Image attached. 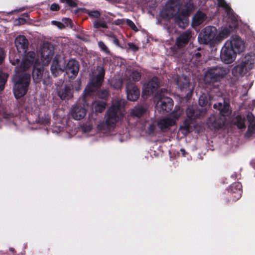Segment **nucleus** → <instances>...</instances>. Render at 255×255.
I'll use <instances>...</instances> for the list:
<instances>
[{"mask_svg": "<svg viewBox=\"0 0 255 255\" xmlns=\"http://www.w3.org/2000/svg\"><path fill=\"white\" fill-rule=\"evenodd\" d=\"M15 45L19 53H23L22 60L20 62L17 58L12 60L10 57V61L13 65H16V72L20 69L28 70L32 67L35 58V53L33 51L26 52L28 46V41L24 35H20L15 39Z\"/></svg>", "mask_w": 255, "mask_h": 255, "instance_id": "f257e3e1", "label": "nucleus"}, {"mask_svg": "<svg viewBox=\"0 0 255 255\" xmlns=\"http://www.w3.org/2000/svg\"><path fill=\"white\" fill-rule=\"evenodd\" d=\"M124 104L125 101L122 99H117L113 101L112 106L107 112L106 122L98 126V129L101 133L107 135L108 132L112 130L123 115L121 108Z\"/></svg>", "mask_w": 255, "mask_h": 255, "instance_id": "f03ea898", "label": "nucleus"}, {"mask_svg": "<svg viewBox=\"0 0 255 255\" xmlns=\"http://www.w3.org/2000/svg\"><path fill=\"white\" fill-rule=\"evenodd\" d=\"M180 0H169L166 5L165 9L162 11L168 18L175 17L176 22L179 27L184 28L188 23V16L194 6L190 4L185 10L181 11L179 9Z\"/></svg>", "mask_w": 255, "mask_h": 255, "instance_id": "7ed1b4c3", "label": "nucleus"}, {"mask_svg": "<svg viewBox=\"0 0 255 255\" xmlns=\"http://www.w3.org/2000/svg\"><path fill=\"white\" fill-rule=\"evenodd\" d=\"M51 70L52 74L57 76L59 72L64 71L70 77H73L77 74L79 71V65L78 62L73 59L70 60L66 64L65 60L60 57H56L53 60Z\"/></svg>", "mask_w": 255, "mask_h": 255, "instance_id": "20e7f679", "label": "nucleus"}, {"mask_svg": "<svg viewBox=\"0 0 255 255\" xmlns=\"http://www.w3.org/2000/svg\"><path fill=\"white\" fill-rule=\"evenodd\" d=\"M221 92H219L216 96L210 95L209 98V102L205 95H201L199 99V104L202 108H198L196 106L189 107L186 111L188 117L194 120L203 117L206 114V109L203 107L209 106L212 101L219 100L221 98Z\"/></svg>", "mask_w": 255, "mask_h": 255, "instance_id": "39448f33", "label": "nucleus"}, {"mask_svg": "<svg viewBox=\"0 0 255 255\" xmlns=\"http://www.w3.org/2000/svg\"><path fill=\"white\" fill-rule=\"evenodd\" d=\"M126 77L124 78V80L127 82V98L131 101H136L139 96L140 92L139 89L133 84V83L140 79V74L136 71L131 72L128 70L126 72Z\"/></svg>", "mask_w": 255, "mask_h": 255, "instance_id": "423d86ee", "label": "nucleus"}, {"mask_svg": "<svg viewBox=\"0 0 255 255\" xmlns=\"http://www.w3.org/2000/svg\"><path fill=\"white\" fill-rule=\"evenodd\" d=\"M104 75L105 71L102 66H98L92 71L90 82L83 93L84 98L86 96L90 95L101 86L104 80Z\"/></svg>", "mask_w": 255, "mask_h": 255, "instance_id": "0eeeda50", "label": "nucleus"}, {"mask_svg": "<svg viewBox=\"0 0 255 255\" xmlns=\"http://www.w3.org/2000/svg\"><path fill=\"white\" fill-rule=\"evenodd\" d=\"M26 70L20 69L18 72L15 71L16 75L14 78L15 83L13 87V93L17 99L23 96L27 90V87L30 81V75L27 73H24L22 75L20 74L21 72Z\"/></svg>", "mask_w": 255, "mask_h": 255, "instance_id": "6e6552de", "label": "nucleus"}, {"mask_svg": "<svg viewBox=\"0 0 255 255\" xmlns=\"http://www.w3.org/2000/svg\"><path fill=\"white\" fill-rule=\"evenodd\" d=\"M255 64V54L252 52L246 55L241 63L232 70V73L236 77L242 76L252 69Z\"/></svg>", "mask_w": 255, "mask_h": 255, "instance_id": "1a4fd4ad", "label": "nucleus"}, {"mask_svg": "<svg viewBox=\"0 0 255 255\" xmlns=\"http://www.w3.org/2000/svg\"><path fill=\"white\" fill-rule=\"evenodd\" d=\"M229 72V69L221 66L213 67L206 72L204 80L206 83H214L220 81Z\"/></svg>", "mask_w": 255, "mask_h": 255, "instance_id": "9d476101", "label": "nucleus"}, {"mask_svg": "<svg viewBox=\"0 0 255 255\" xmlns=\"http://www.w3.org/2000/svg\"><path fill=\"white\" fill-rule=\"evenodd\" d=\"M183 113V110L179 107L176 106L175 110L170 115L165 118L161 119L158 122V126L164 130L173 126Z\"/></svg>", "mask_w": 255, "mask_h": 255, "instance_id": "9b49d317", "label": "nucleus"}, {"mask_svg": "<svg viewBox=\"0 0 255 255\" xmlns=\"http://www.w3.org/2000/svg\"><path fill=\"white\" fill-rule=\"evenodd\" d=\"M198 40L201 44H213L218 42L217 28L209 26L204 28L198 35Z\"/></svg>", "mask_w": 255, "mask_h": 255, "instance_id": "f8f14e48", "label": "nucleus"}, {"mask_svg": "<svg viewBox=\"0 0 255 255\" xmlns=\"http://www.w3.org/2000/svg\"><path fill=\"white\" fill-rule=\"evenodd\" d=\"M157 101L156 104L155 109L159 113H164L169 112L173 106V100L164 95H157L155 97Z\"/></svg>", "mask_w": 255, "mask_h": 255, "instance_id": "ddd939ff", "label": "nucleus"}, {"mask_svg": "<svg viewBox=\"0 0 255 255\" xmlns=\"http://www.w3.org/2000/svg\"><path fill=\"white\" fill-rule=\"evenodd\" d=\"M229 43H225L220 54L221 60L226 64H230L235 60L237 53L229 46Z\"/></svg>", "mask_w": 255, "mask_h": 255, "instance_id": "4468645a", "label": "nucleus"}, {"mask_svg": "<svg viewBox=\"0 0 255 255\" xmlns=\"http://www.w3.org/2000/svg\"><path fill=\"white\" fill-rule=\"evenodd\" d=\"M226 43L237 54L243 52L245 50V44L243 40L238 35H233L228 40Z\"/></svg>", "mask_w": 255, "mask_h": 255, "instance_id": "2eb2a0df", "label": "nucleus"}, {"mask_svg": "<svg viewBox=\"0 0 255 255\" xmlns=\"http://www.w3.org/2000/svg\"><path fill=\"white\" fill-rule=\"evenodd\" d=\"M158 87V80L153 78L147 84L144 85L142 93V97L146 99L149 95L156 91Z\"/></svg>", "mask_w": 255, "mask_h": 255, "instance_id": "dca6fc26", "label": "nucleus"}, {"mask_svg": "<svg viewBox=\"0 0 255 255\" xmlns=\"http://www.w3.org/2000/svg\"><path fill=\"white\" fill-rule=\"evenodd\" d=\"M40 52L43 62L47 64L54 54V47L49 43H44L41 47Z\"/></svg>", "mask_w": 255, "mask_h": 255, "instance_id": "f3484780", "label": "nucleus"}, {"mask_svg": "<svg viewBox=\"0 0 255 255\" xmlns=\"http://www.w3.org/2000/svg\"><path fill=\"white\" fill-rule=\"evenodd\" d=\"M87 113L85 108L81 105H76L71 110L72 118L76 120H80L83 119Z\"/></svg>", "mask_w": 255, "mask_h": 255, "instance_id": "a211bd4d", "label": "nucleus"}, {"mask_svg": "<svg viewBox=\"0 0 255 255\" xmlns=\"http://www.w3.org/2000/svg\"><path fill=\"white\" fill-rule=\"evenodd\" d=\"M176 84L181 90H185L188 93H191L193 88H190L188 78L184 75L178 77L176 81Z\"/></svg>", "mask_w": 255, "mask_h": 255, "instance_id": "6ab92c4d", "label": "nucleus"}, {"mask_svg": "<svg viewBox=\"0 0 255 255\" xmlns=\"http://www.w3.org/2000/svg\"><path fill=\"white\" fill-rule=\"evenodd\" d=\"M223 120L219 115H212L208 119L207 125L211 129L220 128L223 125Z\"/></svg>", "mask_w": 255, "mask_h": 255, "instance_id": "aec40b11", "label": "nucleus"}, {"mask_svg": "<svg viewBox=\"0 0 255 255\" xmlns=\"http://www.w3.org/2000/svg\"><path fill=\"white\" fill-rule=\"evenodd\" d=\"M191 33L190 31L187 30L183 33L176 39V45L179 48L184 46L189 42L191 38Z\"/></svg>", "mask_w": 255, "mask_h": 255, "instance_id": "412c9836", "label": "nucleus"}, {"mask_svg": "<svg viewBox=\"0 0 255 255\" xmlns=\"http://www.w3.org/2000/svg\"><path fill=\"white\" fill-rule=\"evenodd\" d=\"M223 105L222 102H219L218 104H214V108L220 111L221 114L223 116L229 115L231 113L229 104L223 100Z\"/></svg>", "mask_w": 255, "mask_h": 255, "instance_id": "4be33fe9", "label": "nucleus"}, {"mask_svg": "<svg viewBox=\"0 0 255 255\" xmlns=\"http://www.w3.org/2000/svg\"><path fill=\"white\" fill-rule=\"evenodd\" d=\"M207 18L206 14L200 11H198L192 18V24L194 26H198L202 24Z\"/></svg>", "mask_w": 255, "mask_h": 255, "instance_id": "5701e85b", "label": "nucleus"}, {"mask_svg": "<svg viewBox=\"0 0 255 255\" xmlns=\"http://www.w3.org/2000/svg\"><path fill=\"white\" fill-rule=\"evenodd\" d=\"M58 96L63 100L69 99L73 96L72 89L68 86L62 88L58 93Z\"/></svg>", "mask_w": 255, "mask_h": 255, "instance_id": "b1692460", "label": "nucleus"}, {"mask_svg": "<svg viewBox=\"0 0 255 255\" xmlns=\"http://www.w3.org/2000/svg\"><path fill=\"white\" fill-rule=\"evenodd\" d=\"M249 122L248 132L247 134H252L255 132V117L252 113H249L247 115Z\"/></svg>", "mask_w": 255, "mask_h": 255, "instance_id": "393cba45", "label": "nucleus"}, {"mask_svg": "<svg viewBox=\"0 0 255 255\" xmlns=\"http://www.w3.org/2000/svg\"><path fill=\"white\" fill-rule=\"evenodd\" d=\"M218 2V5L223 7L227 12L228 16L232 19H234L235 17L233 14L232 10L227 4L224 0H217Z\"/></svg>", "mask_w": 255, "mask_h": 255, "instance_id": "a878e982", "label": "nucleus"}, {"mask_svg": "<svg viewBox=\"0 0 255 255\" xmlns=\"http://www.w3.org/2000/svg\"><path fill=\"white\" fill-rule=\"evenodd\" d=\"M230 32V29L227 27L222 29L219 32L217 30L218 42H220L223 39L226 38L229 35Z\"/></svg>", "mask_w": 255, "mask_h": 255, "instance_id": "bb28decb", "label": "nucleus"}, {"mask_svg": "<svg viewBox=\"0 0 255 255\" xmlns=\"http://www.w3.org/2000/svg\"><path fill=\"white\" fill-rule=\"evenodd\" d=\"M146 107L145 106H138L135 107L131 111V114L137 117H140L146 111Z\"/></svg>", "mask_w": 255, "mask_h": 255, "instance_id": "cd10ccee", "label": "nucleus"}, {"mask_svg": "<svg viewBox=\"0 0 255 255\" xmlns=\"http://www.w3.org/2000/svg\"><path fill=\"white\" fill-rule=\"evenodd\" d=\"M96 112H102L105 108V103L103 102H95L92 105Z\"/></svg>", "mask_w": 255, "mask_h": 255, "instance_id": "c85d7f7f", "label": "nucleus"}, {"mask_svg": "<svg viewBox=\"0 0 255 255\" xmlns=\"http://www.w3.org/2000/svg\"><path fill=\"white\" fill-rule=\"evenodd\" d=\"M7 77L8 75L6 73H2L0 71V91L3 89Z\"/></svg>", "mask_w": 255, "mask_h": 255, "instance_id": "c756f323", "label": "nucleus"}, {"mask_svg": "<svg viewBox=\"0 0 255 255\" xmlns=\"http://www.w3.org/2000/svg\"><path fill=\"white\" fill-rule=\"evenodd\" d=\"M82 130L84 133H90V135H93L94 132L92 127L90 125H84L82 127Z\"/></svg>", "mask_w": 255, "mask_h": 255, "instance_id": "7c9ffc66", "label": "nucleus"}, {"mask_svg": "<svg viewBox=\"0 0 255 255\" xmlns=\"http://www.w3.org/2000/svg\"><path fill=\"white\" fill-rule=\"evenodd\" d=\"M236 124L239 128H245V120L241 116H238L236 117Z\"/></svg>", "mask_w": 255, "mask_h": 255, "instance_id": "2f4dec72", "label": "nucleus"}, {"mask_svg": "<svg viewBox=\"0 0 255 255\" xmlns=\"http://www.w3.org/2000/svg\"><path fill=\"white\" fill-rule=\"evenodd\" d=\"M111 85L115 89H120L122 86V81L121 80H117L114 79L112 80Z\"/></svg>", "mask_w": 255, "mask_h": 255, "instance_id": "473e14b6", "label": "nucleus"}, {"mask_svg": "<svg viewBox=\"0 0 255 255\" xmlns=\"http://www.w3.org/2000/svg\"><path fill=\"white\" fill-rule=\"evenodd\" d=\"M62 22L64 28L69 26L72 27V21L70 19L67 18H64L62 19Z\"/></svg>", "mask_w": 255, "mask_h": 255, "instance_id": "72a5a7b5", "label": "nucleus"}, {"mask_svg": "<svg viewBox=\"0 0 255 255\" xmlns=\"http://www.w3.org/2000/svg\"><path fill=\"white\" fill-rule=\"evenodd\" d=\"M33 77L35 80H36L38 81L41 79L42 77V72L40 70H39V71H38L37 70L34 69L33 72Z\"/></svg>", "mask_w": 255, "mask_h": 255, "instance_id": "f704fd0d", "label": "nucleus"}, {"mask_svg": "<svg viewBox=\"0 0 255 255\" xmlns=\"http://www.w3.org/2000/svg\"><path fill=\"white\" fill-rule=\"evenodd\" d=\"M233 187H235L238 189L237 198L239 199L241 197L242 194V191L241 190L242 185L241 183L238 182L234 184Z\"/></svg>", "mask_w": 255, "mask_h": 255, "instance_id": "c9c22d12", "label": "nucleus"}, {"mask_svg": "<svg viewBox=\"0 0 255 255\" xmlns=\"http://www.w3.org/2000/svg\"><path fill=\"white\" fill-rule=\"evenodd\" d=\"M98 45L100 48L103 52L108 53L109 52V49L107 46L105 45V44L102 41H99L98 42Z\"/></svg>", "mask_w": 255, "mask_h": 255, "instance_id": "e433bc0d", "label": "nucleus"}, {"mask_svg": "<svg viewBox=\"0 0 255 255\" xmlns=\"http://www.w3.org/2000/svg\"><path fill=\"white\" fill-rule=\"evenodd\" d=\"M60 1L65 3L71 7H75L77 5L76 2L73 0H60Z\"/></svg>", "mask_w": 255, "mask_h": 255, "instance_id": "4c0bfd02", "label": "nucleus"}, {"mask_svg": "<svg viewBox=\"0 0 255 255\" xmlns=\"http://www.w3.org/2000/svg\"><path fill=\"white\" fill-rule=\"evenodd\" d=\"M94 25L96 28L106 27V24L104 22L99 20L95 21Z\"/></svg>", "mask_w": 255, "mask_h": 255, "instance_id": "58836bf2", "label": "nucleus"}, {"mask_svg": "<svg viewBox=\"0 0 255 255\" xmlns=\"http://www.w3.org/2000/svg\"><path fill=\"white\" fill-rule=\"evenodd\" d=\"M51 23L53 25L56 26L60 29H62L64 28L63 25L62 24V21H58L53 20L51 21Z\"/></svg>", "mask_w": 255, "mask_h": 255, "instance_id": "ea45409f", "label": "nucleus"}, {"mask_svg": "<svg viewBox=\"0 0 255 255\" xmlns=\"http://www.w3.org/2000/svg\"><path fill=\"white\" fill-rule=\"evenodd\" d=\"M89 15L94 17H98L100 15V13L98 11L95 10V11H91L89 13Z\"/></svg>", "mask_w": 255, "mask_h": 255, "instance_id": "a19ab883", "label": "nucleus"}, {"mask_svg": "<svg viewBox=\"0 0 255 255\" xmlns=\"http://www.w3.org/2000/svg\"><path fill=\"white\" fill-rule=\"evenodd\" d=\"M127 23L128 25H129L132 29L134 30H136V27L135 26L134 23L129 19H127Z\"/></svg>", "mask_w": 255, "mask_h": 255, "instance_id": "79ce46f5", "label": "nucleus"}, {"mask_svg": "<svg viewBox=\"0 0 255 255\" xmlns=\"http://www.w3.org/2000/svg\"><path fill=\"white\" fill-rule=\"evenodd\" d=\"M128 48L130 50L135 51L138 50V47L133 43H129L128 44Z\"/></svg>", "mask_w": 255, "mask_h": 255, "instance_id": "37998d69", "label": "nucleus"}, {"mask_svg": "<svg viewBox=\"0 0 255 255\" xmlns=\"http://www.w3.org/2000/svg\"><path fill=\"white\" fill-rule=\"evenodd\" d=\"M50 9L53 11H57L59 9V5L57 3H54L51 4Z\"/></svg>", "mask_w": 255, "mask_h": 255, "instance_id": "c03bdc74", "label": "nucleus"}, {"mask_svg": "<svg viewBox=\"0 0 255 255\" xmlns=\"http://www.w3.org/2000/svg\"><path fill=\"white\" fill-rule=\"evenodd\" d=\"M4 58V52L3 50L0 48V64L2 63Z\"/></svg>", "mask_w": 255, "mask_h": 255, "instance_id": "a18cd8bd", "label": "nucleus"}, {"mask_svg": "<svg viewBox=\"0 0 255 255\" xmlns=\"http://www.w3.org/2000/svg\"><path fill=\"white\" fill-rule=\"evenodd\" d=\"M155 126L154 125H151L148 127V132L149 133L151 134L154 133L155 129Z\"/></svg>", "mask_w": 255, "mask_h": 255, "instance_id": "49530a36", "label": "nucleus"}, {"mask_svg": "<svg viewBox=\"0 0 255 255\" xmlns=\"http://www.w3.org/2000/svg\"><path fill=\"white\" fill-rule=\"evenodd\" d=\"M113 39V43L117 46L118 47H120V44H119V40L115 36H113V38L112 39Z\"/></svg>", "mask_w": 255, "mask_h": 255, "instance_id": "de8ad7c7", "label": "nucleus"}, {"mask_svg": "<svg viewBox=\"0 0 255 255\" xmlns=\"http://www.w3.org/2000/svg\"><path fill=\"white\" fill-rule=\"evenodd\" d=\"M108 95V91L107 90H104L102 91L101 95L100 96L101 98H105Z\"/></svg>", "mask_w": 255, "mask_h": 255, "instance_id": "09e8293b", "label": "nucleus"}, {"mask_svg": "<svg viewBox=\"0 0 255 255\" xmlns=\"http://www.w3.org/2000/svg\"><path fill=\"white\" fill-rule=\"evenodd\" d=\"M52 130L54 132L58 133L59 131H60V129L57 128V127L56 126H55L53 127Z\"/></svg>", "mask_w": 255, "mask_h": 255, "instance_id": "8fccbe9b", "label": "nucleus"}, {"mask_svg": "<svg viewBox=\"0 0 255 255\" xmlns=\"http://www.w3.org/2000/svg\"><path fill=\"white\" fill-rule=\"evenodd\" d=\"M19 23H20V24H23V23H25V20H24V19H23V18H20L19 19Z\"/></svg>", "mask_w": 255, "mask_h": 255, "instance_id": "3c124183", "label": "nucleus"}, {"mask_svg": "<svg viewBox=\"0 0 255 255\" xmlns=\"http://www.w3.org/2000/svg\"><path fill=\"white\" fill-rule=\"evenodd\" d=\"M251 164L255 168V159H254L252 161Z\"/></svg>", "mask_w": 255, "mask_h": 255, "instance_id": "603ef678", "label": "nucleus"}, {"mask_svg": "<svg viewBox=\"0 0 255 255\" xmlns=\"http://www.w3.org/2000/svg\"><path fill=\"white\" fill-rule=\"evenodd\" d=\"M195 56L196 57H199L200 56V53L199 52H197L195 54Z\"/></svg>", "mask_w": 255, "mask_h": 255, "instance_id": "864d4df0", "label": "nucleus"}, {"mask_svg": "<svg viewBox=\"0 0 255 255\" xmlns=\"http://www.w3.org/2000/svg\"><path fill=\"white\" fill-rule=\"evenodd\" d=\"M181 150V151L182 152V154H183V155H185V150H184V149H181V150Z\"/></svg>", "mask_w": 255, "mask_h": 255, "instance_id": "5fc2aeb1", "label": "nucleus"}, {"mask_svg": "<svg viewBox=\"0 0 255 255\" xmlns=\"http://www.w3.org/2000/svg\"><path fill=\"white\" fill-rule=\"evenodd\" d=\"M109 36L111 37L112 39L113 38V36H115L113 33H110Z\"/></svg>", "mask_w": 255, "mask_h": 255, "instance_id": "6e6d98bb", "label": "nucleus"}, {"mask_svg": "<svg viewBox=\"0 0 255 255\" xmlns=\"http://www.w3.org/2000/svg\"><path fill=\"white\" fill-rule=\"evenodd\" d=\"M184 128H185L186 130H187L188 129V126L185 125Z\"/></svg>", "mask_w": 255, "mask_h": 255, "instance_id": "4d7b16f0", "label": "nucleus"}, {"mask_svg": "<svg viewBox=\"0 0 255 255\" xmlns=\"http://www.w3.org/2000/svg\"><path fill=\"white\" fill-rule=\"evenodd\" d=\"M10 250L11 251V252H13V250L12 249H10Z\"/></svg>", "mask_w": 255, "mask_h": 255, "instance_id": "13d9d810", "label": "nucleus"}]
</instances>
